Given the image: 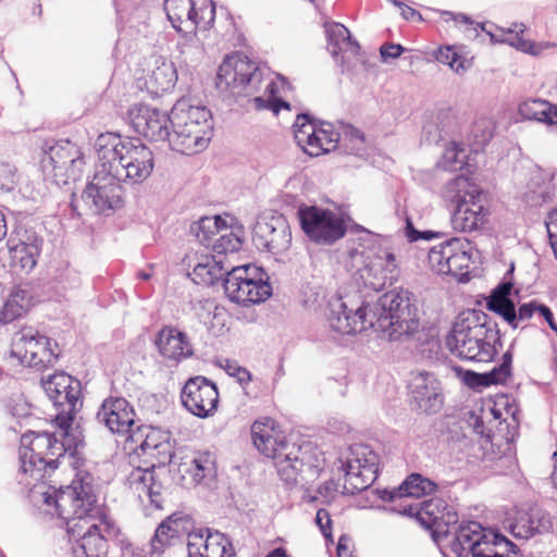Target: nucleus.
Instances as JSON below:
<instances>
[{
  "instance_id": "1",
  "label": "nucleus",
  "mask_w": 557,
  "mask_h": 557,
  "mask_svg": "<svg viewBox=\"0 0 557 557\" xmlns=\"http://www.w3.org/2000/svg\"><path fill=\"white\" fill-rule=\"evenodd\" d=\"M327 321L337 333L350 335L368 329L389 341L414 338L426 334L419 331L420 320L414 295L404 288L381 295L373 304H358L352 299L332 298L329 302Z\"/></svg>"
},
{
  "instance_id": "2",
  "label": "nucleus",
  "mask_w": 557,
  "mask_h": 557,
  "mask_svg": "<svg viewBox=\"0 0 557 557\" xmlns=\"http://www.w3.org/2000/svg\"><path fill=\"white\" fill-rule=\"evenodd\" d=\"M272 420L255 421L251 437L256 448L273 459L277 474L288 485L305 486L315 481L324 468V458L311 441L292 443L274 431Z\"/></svg>"
},
{
  "instance_id": "3",
  "label": "nucleus",
  "mask_w": 557,
  "mask_h": 557,
  "mask_svg": "<svg viewBox=\"0 0 557 557\" xmlns=\"http://www.w3.org/2000/svg\"><path fill=\"white\" fill-rule=\"evenodd\" d=\"M72 383L78 387L77 395L72 394V520H83L85 524L96 522L108 539L119 534V528L98 506L99 484L95 475L97 465L84 455L86 446L82 426L75 413L83 407L82 384L72 376Z\"/></svg>"
},
{
  "instance_id": "4",
  "label": "nucleus",
  "mask_w": 557,
  "mask_h": 557,
  "mask_svg": "<svg viewBox=\"0 0 557 557\" xmlns=\"http://www.w3.org/2000/svg\"><path fill=\"white\" fill-rule=\"evenodd\" d=\"M95 149L99 161L106 162L122 183L140 184L153 171V152L139 138L107 132L97 137Z\"/></svg>"
},
{
  "instance_id": "5",
  "label": "nucleus",
  "mask_w": 557,
  "mask_h": 557,
  "mask_svg": "<svg viewBox=\"0 0 557 557\" xmlns=\"http://www.w3.org/2000/svg\"><path fill=\"white\" fill-rule=\"evenodd\" d=\"M450 352L463 360L490 362L503 347L498 324L481 310L459 318L446 337Z\"/></svg>"
},
{
  "instance_id": "6",
  "label": "nucleus",
  "mask_w": 557,
  "mask_h": 557,
  "mask_svg": "<svg viewBox=\"0 0 557 557\" xmlns=\"http://www.w3.org/2000/svg\"><path fill=\"white\" fill-rule=\"evenodd\" d=\"M63 440L47 431H29L22 435L20 447V472L29 475L35 482L44 480L59 468L70 445L64 440L70 436V410L61 409L54 418Z\"/></svg>"
},
{
  "instance_id": "7",
  "label": "nucleus",
  "mask_w": 557,
  "mask_h": 557,
  "mask_svg": "<svg viewBox=\"0 0 557 557\" xmlns=\"http://www.w3.org/2000/svg\"><path fill=\"white\" fill-rule=\"evenodd\" d=\"M213 134L211 111L195 106L190 99H180L172 108L170 147L183 154L202 151Z\"/></svg>"
},
{
  "instance_id": "8",
  "label": "nucleus",
  "mask_w": 557,
  "mask_h": 557,
  "mask_svg": "<svg viewBox=\"0 0 557 557\" xmlns=\"http://www.w3.org/2000/svg\"><path fill=\"white\" fill-rule=\"evenodd\" d=\"M223 288L232 302L242 306L263 302L272 295L268 274L252 264L232 267L226 271Z\"/></svg>"
},
{
  "instance_id": "9",
  "label": "nucleus",
  "mask_w": 557,
  "mask_h": 557,
  "mask_svg": "<svg viewBox=\"0 0 557 557\" xmlns=\"http://www.w3.org/2000/svg\"><path fill=\"white\" fill-rule=\"evenodd\" d=\"M84 203L96 214L111 215L124 206L122 182L103 161H97L95 173L81 194Z\"/></svg>"
},
{
  "instance_id": "10",
  "label": "nucleus",
  "mask_w": 557,
  "mask_h": 557,
  "mask_svg": "<svg viewBox=\"0 0 557 557\" xmlns=\"http://www.w3.org/2000/svg\"><path fill=\"white\" fill-rule=\"evenodd\" d=\"M263 74L247 57H226L219 66L215 86L221 92L230 91L234 97L250 95L259 89Z\"/></svg>"
},
{
  "instance_id": "11",
  "label": "nucleus",
  "mask_w": 557,
  "mask_h": 557,
  "mask_svg": "<svg viewBox=\"0 0 557 557\" xmlns=\"http://www.w3.org/2000/svg\"><path fill=\"white\" fill-rule=\"evenodd\" d=\"M164 10L173 28L182 36V41L177 44L182 53L198 42L197 28L200 23L208 17L207 24L211 25L215 16L213 2L196 9L194 0H165Z\"/></svg>"
},
{
  "instance_id": "12",
  "label": "nucleus",
  "mask_w": 557,
  "mask_h": 557,
  "mask_svg": "<svg viewBox=\"0 0 557 557\" xmlns=\"http://www.w3.org/2000/svg\"><path fill=\"white\" fill-rule=\"evenodd\" d=\"M379 456L368 445H354L343 461V493L355 495L367 490L377 478Z\"/></svg>"
},
{
  "instance_id": "13",
  "label": "nucleus",
  "mask_w": 557,
  "mask_h": 557,
  "mask_svg": "<svg viewBox=\"0 0 557 557\" xmlns=\"http://www.w3.org/2000/svg\"><path fill=\"white\" fill-rule=\"evenodd\" d=\"M500 535L499 532L483 528L478 521L463 520L445 540L449 553L455 557H483Z\"/></svg>"
},
{
  "instance_id": "14",
  "label": "nucleus",
  "mask_w": 557,
  "mask_h": 557,
  "mask_svg": "<svg viewBox=\"0 0 557 557\" xmlns=\"http://www.w3.org/2000/svg\"><path fill=\"white\" fill-rule=\"evenodd\" d=\"M298 218L304 233L318 245H333L346 234L344 220L329 209L300 207Z\"/></svg>"
},
{
  "instance_id": "15",
  "label": "nucleus",
  "mask_w": 557,
  "mask_h": 557,
  "mask_svg": "<svg viewBox=\"0 0 557 557\" xmlns=\"http://www.w3.org/2000/svg\"><path fill=\"white\" fill-rule=\"evenodd\" d=\"M38 333L34 334L32 330H24L21 336L15 341L16 350L12 354L17 356L23 364L37 370H44L52 366L59 358L58 344Z\"/></svg>"
},
{
  "instance_id": "16",
  "label": "nucleus",
  "mask_w": 557,
  "mask_h": 557,
  "mask_svg": "<svg viewBox=\"0 0 557 557\" xmlns=\"http://www.w3.org/2000/svg\"><path fill=\"white\" fill-rule=\"evenodd\" d=\"M129 125L138 135L150 141L170 143L172 111L168 114L159 109L137 103L131 107L126 116Z\"/></svg>"
},
{
  "instance_id": "17",
  "label": "nucleus",
  "mask_w": 557,
  "mask_h": 557,
  "mask_svg": "<svg viewBox=\"0 0 557 557\" xmlns=\"http://www.w3.org/2000/svg\"><path fill=\"white\" fill-rule=\"evenodd\" d=\"M469 243H465L457 237H453L434 246L429 251V262L433 271L437 274L445 275H468L463 272L469 268L471 256L466 247Z\"/></svg>"
},
{
  "instance_id": "18",
  "label": "nucleus",
  "mask_w": 557,
  "mask_h": 557,
  "mask_svg": "<svg viewBox=\"0 0 557 557\" xmlns=\"http://www.w3.org/2000/svg\"><path fill=\"white\" fill-rule=\"evenodd\" d=\"M181 399L184 407L198 418L212 416L219 404V391L214 382L205 376H194L187 380Z\"/></svg>"
},
{
  "instance_id": "19",
  "label": "nucleus",
  "mask_w": 557,
  "mask_h": 557,
  "mask_svg": "<svg viewBox=\"0 0 557 557\" xmlns=\"http://www.w3.org/2000/svg\"><path fill=\"white\" fill-rule=\"evenodd\" d=\"M253 245L274 256L285 252L292 244V232L283 215L257 221L252 230Z\"/></svg>"
},
{
  "instance_id": "20",
  "label": "nucleus",
  "mask_w": 557,
  "mask_h": 557,
  "mask_svg": "<svg viewBox=\"0 0 557 557\" xmlns=\"http://www.w3.org/2000/svg\"><path fill=\"white\" fill-rule=\"evenodd\" d=\"M408 388L410 403L414 410L434 414L442 409L444 395L441 382L433 373L425 371L412 373Z\"/></svg>"
},
{
  "instance_id": "21",
  "label": "nucleus",
  "mask_w": 557,
  "mask_h": 557,
  "mask_svg": "<svg viewBox=\"0 0 557 557\" xmlns=\"http://www.w3.org/2000/svg\"><path fill=\"white\" fill-rule=\"evenodd\" d=\"M72 537L76 540L72 546L73 557H106L108 543L106 534L101 532L100 524L90 522L86 527L75 523L72 525Z\"/></svg>"
},
{
  "instance_id": "22",
  "label": "nucleus",
  "mask_w": 557,
  "mask_h": 557,
  "mask_svg": "<svg viewBox=\"0 0 557 557\" xmlns=\"http://www.w3.org/2000/svg\"><path fill=\"white\" fill-rule=\"evenodd\" d=\"M135 412L129 403L122 397L106 399L97 412V419L117 434H127L134 424Z\"/></svg>"
},
{
  "instance_id": "23",
  "label": "nucleus",
  "mask_w": 557,
  "mask_h": 557,
  "mask_svg": "<svg viewBox=\"0 0 557 557\" xmlns=\"http://www.w3.org/2000/svg\"><path fill=\"white\" fill-rule=\"evenodd\" d=\"M398 274V264L393 252H385L384 257L377 256L360 270V277L364 285L376 292L382 290L386 285H393Z\"/></svg>"
},
{
  "instance_id": "24",
  "label": "nucleus",
  "mask_w": 557,
  "mask_h": 557,
  "mask_svg": "<svg viewBox=\"0 0 557 557\" xmlns=\"http://www.w3.org/2000/svg\"><path fill=\"white\" fill-rule=\"evenodd\" d=\"M436 488L437 484L434 481L420 473H412L397 488L379 491V497L391 505H399L405 504V499H408V503H413L411 498L432 494Z\"/></svg>"
},
{
  "instance_id": "25",
  "label": "nucleus",
  "mask_w": 557,
  "mask_h": 557,
  "mask_svg": "<svg viewBox=\"0 0 557 557\" xmlns=\"http://www.w3.org/2000/svg\"><path fill=\"white\" fill-rule=\"evenodd\" d=\"M405 504L389 505L384 507L389 512H397L403 516L416 518L417 521L425 529L432 531L438 517L446 509V502L442 498H431L419 503H408L405 499Z\"/></svg>"
},
{
  "instance_id": "26",
  "label": "nucleus",
  "mask_w": 557,
  "mask_h": 557,
  "mask_svg": "<svg viewBox=\"0 0 557 557\" xmlns=\"http://www.w3.org/2000/svg\"><path fill=\"white\" fill-rule=\"evenodd\" d=\"M508 530L515 539L529 540L535 534L550 532L553 521L546 510L531 508L529 511L519 513L512 522H509Z\"/></svg>"
},
{
  "instance_id": "27",
  "label": "nucleus",
  "mask_w": 557,
  "mask_h": 557,
  "mask_svg": "<svg viewBox=\"0 0 557 557\" xmlns=\"http://www.w3.org/2000/svg\"><path fill=\"white\" fill-rule=\"evenodd\" d=\"M190 519L181 512H175L165 518L156 529L150 541V555L160 557L165 548L173 545L175 540L188 532Z\"/></svg>"
},
{
  "instance_id": "28",
  "label": "nucleus",
  "mask_w": 557,
  "mask_h": 557,
  "mask_svg": "<svg viewBox=\"0 0 557 557\" xmlns=\"http://www.w3.org/2000/svg\"><path fill=\"white\" fill-rule=\"evenodd\" d=\"M154 344L163 358L176 363L194 355L186 333L173 326L162 327L157 334Z\"/></svg>"
},
{
  "instance_id": "29",
  "label": "nucleus",
  "mask_w": 557,
  "mask_h": 557,
  "mask_svg": "<svg viewBox=\"0 0 557 557\" xmlns=\"http://www.w3.org/2000/svg\"><path fill=\"white\" fill-rule=\"evenodd\" d=\"M70 139H47L42 143L41 149L45 154L42 162L46 163L48 160L53 182L60 186L64 187L70 182L69 174V162H70ZM47 166V164H45Z\"/></svg>"
},
{
  "instance_id": "30",
  "label": "nucleus",
  "mask_w": 557,
  "mask_h": 557,
  "mask_svg": "<svg viewBox=\"0 0 557 557\" xmlns=\"http://www.w3.org/2000/svg\"><path fill=\"white\" fill-rule=\"evenodd\" d=\"M42 239L35 233L27 235L26 239L9 238L7 247L12 265L29 273L37 264L41 253Z\"/></svg>"
},
{
  "instance_id": "31",
  "label": "nucleus",
  "mask_w": 557,
  "mask_h": 557,
  "mask_svg": "<svg viewBox=\"0 0 557 557\" xmlns=\"http://www.w3.org/2000/svg\"><path fill=\"white\" fill-rule=\"evenodd\" d=\"M487 214L481 198L470 199L453 208L450 221L456 231L472 232L485 224Z\"/></svg>"
},
{
  "instance_id": "32",
  "label": "nucleus",
  "mask_w": 557,
  "mask_h": 557,
  "mask_svg": "<svg viewBox=\"0 0 557 557\" xmlns=\"http://www.w3.org/2000/svg\"><path fill=\"white\" fill-rule=\"evenodd\" d=\"M176 81L177 73L173 62L160 58L156 61L154 69L147 76L145 86L152 97H159L171 90Z\"/></svg>"
},
{
  "instance_id": "33",
  "label": "nucleus",
  "mask_w": 557,
  "mask_h": 557,
  "mask_svg": "<svg viewBox=\"0 0 557 557\" xmlns=\"http://www.w3.org/2000/svg\"><path fill=\"white\" fill-rule=\"evenodd\" d=\"M478 26L487 35H490L492 41L508 44L509 46L516 48L517 50L531 55L541 54L545 48L543 44H536L532 40H528L522 37V34L525 29V25L522 23H516L513 24V28H508L507 30L502 29L500 36H496L490 29H486L485 24H478Z\"/></svg>"
},
{
  "instance_id": "34",
  "label": "nucleus",
  "mask_w": 557,
  "mask_h": 557,
  "mask_svg": "<svg viewBox=\"0 0 557 557\" xmlns=\"http://www.w3.org/2000/svg\"><path fill=\"white\" fill-rule=\"evenodd\" d=\"M70 287V261L52 260L48 268V280L45 283V293L49 299L61 301L66 298Z\"/></svg>"
},
{
  "instance_id": "35",
  "label": "nucleus",
  "mask_w": 557,
  "mask_h": 557,
  "mask_svg": "<svg viewBox=\"0 0 557 557\" xmlns=\"http://www.w3.org/2000/svg\"><path fill=\"white\" fill-rule=\"evenodd\" d=\"M325 36L331 54L337 58L342 52L358 54L360 46L351 37L349 29L338 22L329 21L324 23Z\"/></svg>"
},
{
  "instance_id": "36",
  "label": "nucleus",
  "mask_w": 557,
  "mask_h": 557,
  "mask_svg": "<svg viewBox=\"0 0 557 557\" xmlns=\"http://www.w3.org/2000/svg\"><path fill=\"white\" fill-rule=\"evenodd\" d=\"M34 305V296L27 285L14 286L0 312V322L10 323L22 317Z\"/></svg>"
},
{
  "instance_id": "37",
  "label": "nucleus",
  "mask_w": 557,
  "mask_h": 557,
  "mask_svg": "<svg viewBox=\"0 0 557 557\" xmlns=\"http://www.w3.org/2000/svg\"><path fill=\"white\" fill-rule=\"evenodd\" d=\"M513 283L511 280H504L492 289L490 296L486 298V309L498 314L503 320H513V300L511 293Z\"/></svg>"
},
{
  "instance_id": "38",
  "label": "nucleus",
  "mask_w": 557,
  "mask_h": 557,
  "mask_svg": "<svg viewBox=\"0 0 557 557\" xmlns=\"http://www.w3.org/2000/svg\"><path fill=\"white\" fill-rule=\"evenodd\" d=\"M481 194L480 188L463 175H456L443 188V197L453 208L460 202L481 198Z\"/></svg>"
},
{
  "instance_id": "39",
  "label": "nucleus",
  "mask_w": 557,
  "mask_h": 557,
  "mask_svg": "<svg viewBox=\"0 0 557 557\" xmlns=\"http://www.w3.org/2000/svg\"><path fill=\"white\" fill-rule=\"evenodd\" d=\"M554 198V186L543 173L535 172L528 183V190L523 195L524 202L530 207H541Z\"/></svg>"
},
{
  "instance_id": "40",
  "label": "nucleus",
  "mask_w": 557,
  "mask_h": 557,
  "mask_svg": "<svg viewBox=\"0 0 557 557\" xmlns=\"http://www.w3.org/2000/svg\"><path fill=\"white\" fill-rule=\"evenodd\" d=\"M42 387L52 400L53 405L59 408L70 404V374L65 371H58L46 379H41Z\"/></svg>"
},
{
  "instance_id": "41",
  "label": "nucleus",
  "mask_w": 557,
  "mask_h": 557,
  "mask_svg": "<svg viewBox=\"0 0 557 557\" xmlns=\"http://www.w3.org/2000/svg\"><path fill=\"white\" fill-rule=\"evenodd\" d=\"M226 271L230 269L224 265V260L212 255L211 259L208 258L206 262H199L194 267L193 275L196 283L211 286L219 282L223 283Z\"/></svg>"
},
{
  "instance_id": "42",
  "label": "nucleus",
  "mask_w": 557,
  "mask_h": 557,
  "mask_svg": "<svg viewBox=\"0 0 557 557\" xmlns=\"http://www.w3.org/2000/svg\"><path fill=\"white\" fill-rule=\"evenodd\" d=\"M225 220L220 215L202 216L198 221L191 223L189 232L197 240L207 248H211L216 239L215 236L223 232Z\"/></svg>"
},
{
  "instance_id": "43",
  "label": "nucleus",
  "mask_w": 557,
  "mask_h": 557,
  "mask_svg": "<svg viewBox=\"0 0 557 557\" xmlns=\"http://www.w3.org/2000/svg\"><path fill=\"white\" fill-rule=\"evenodd\" d=\"M319 121L309 113H299L293 125L294 138L297 145L310 156V149L317 148L313 141L317 136Z\"/></svg>"
},
{
  "instance_id": "44",
  "label": "nucleus",
  "mask_w": 557,
  "mask_h": 557,
  "mask_svg": "<svg viewBox=\"0 0 557 557\" xmlns=\"http://www.w3.org/2000/svg\"><path fill=\"white\" fill-rule=\"evenodd\" d=\"M154 465L151 468L134 470L131 474V484L139 493L150 498L151 503L158 502L156 497L161 494V485L157 484L154 478Z\"/></svg>"
},
{
  "instance_id": "45",
  "label": "nucleus",
  "mask_w": 557,
  "mask_h": 557,
  "mask_svg": "<svg viewBox=\"0 0 557 557\" xmlns=\"http://www.w3.org/2000/svg\"><path fill=\"white\" fill-rule=\"evenodd\" d=\"M339 141L341 134L334 131L333 125L319 121L317 136L313 141V145L317 146V148L312 147L310 149V157H318L336 150Z\"/></svg>"
},
{
  "instance_id": "46",
  "label": "nucleus",
  "mask_w": 557,
  "mask_h": 557,
  "mask_svg": "<svg viewBox=\"0 0 557 557\" xmlns=\"http://www.w3.org/2000/svg\"><path fill=\"white\" fill-rule=\"evenodd\" d=\"M65 488L67 490L70 486H61L52 494L45 492L42 493V497L44 503L49 507V513L60 520L59 527L64 528L67 541L70 542V518L64 516V507L62 506Z\"/></svg>"
},
{
  "instance_id": "47",
  "label": "nucleus",
  "mask_w": 557,
  "mask_h": 557,
  "mask_svg": "<svg viewBox=\"0 0 557 557\" xmlns=\"http://www.w3.org/2000/svg\"><path fill=\"white\" fill-rule=\"evenodd\" d=\"M205 552L210 553V557H235L231 541L225 534L210 529H206Z\"/></svg>"
},
{
  "instance_id": "48",
  "label": "nucleus",
  "mask_w": 557,
  "mask_h": 557,
  "mask_svg": "<svg viewBox=\"0 0 557 557\" xmlns=\"http://www.w3.org/2000/svg\"><path fill=\"white\" fill-rule=\"evenodd\" d=\"M243 240L240 236L234 231L230 230L227 227V224H225V227L223 228V232L220 233V236L214 240L212 244V247L210 248L213 256H218V258H221L224 260V258L228 253H234L239 251L242 248Z\"/></svg>"
},
{
  "instance_id": "49",
  "label": "nucleus",
  "mask_w": 557,
  "mask_h": 557,
  "mask_svg": "<svg viewBox=\"0 0 557 557\" xmlns=\"http://www.w3.org/2000/svg\"><path fill=\"white\" fill-rule=\"evenodd\" d=\"M459 524L458 515L454 506L446 503V509L438 517V521L435 522L432 529V535L434 540L437 539H449L450 533Z\"/></svg>"
},
{
  "instance_id": "50",
  "label": "nucleus",
  "mask_w": 557,
  "mask_h": 557,
  "mask_svg": "<svg viewBox=\"0 0 557 557\" xmlns=\"http://www.w3.org/2000/svg\"><path fill=\"white\" fill-rule=\"evenodd\" d=\"M512 351L509 348L502 356V362L491 371L484 372L485 386L505 383L511 376Z\"/></svg>"
},
{
  "instance_id": "51",
  "label": "nucleus",
  "mask_w": 557,
  "mask_h": 557,
  "mask_svg": "<svg viewBox=\"0 0 557 557\" xmlns=\"http://www.w3.org/2000/svg\"><path fill=\"white\" fill-rule=\"evenodd\" d=\"M549 110V102L541 99L527 100L519 104L518 112L523 120L543 122L547 116Z\"/></svg>"
},
{
  "instance_id": "52",
  "label": "nucleus",
  "mask_w": 557,
  "mask_h": 557,
  "mask_svg": "<svg viewBox=\"0 0 557 557\" xmlns=\"http://www.w3.org/2000/svg\"><path fill=\"white\" fill-rule=\"evenodd\" d=\"M483 557H523L519 547L505 535L492 544Z\"/></svg>"
},
{
  "instance_id": "53",
  "label": "nucleus",
  "mask_w": 557,
  "mask_h": 557,
  "mask_svg": "<svg viewBox=\"0 0 557 557\" xmlns=\"http://www.w3.org/2000/svg\"><path fill=\"white\" fill-rule=\"evenodd\" d=\"M436 60L448 65L458 74L463 73L467 70L466 60L453 50L451 47L440 48L436 53Z\"/></svg>"
},
{
  "instance_id": "54",
  "label": "nucleus",
  "mask_w": 557,
  "mask_h": 557,
  "mask_svg": "<svg viewBox=\"0 0 557 557\" xmlns=\"http://www.w3.org/2000/svg\"><path fill=\"white\" fill-rule=\"evenodd\" d=\"M159 433L151 429L145 435V440L138 445L136 451L137 454L154 456V451H160V449H166L169 447V443L165 441H159Z\"/></svg>"
},
{
  "instance_id": "55",
  "label": "nucleus",
  "mask_w": 557,
  "mask_h": 557,
  "mask_svg": "<svg viewBox=\"0 0 557 557\" xmlns=\"http://www.w3.org/2000/svg\"><path fill=\"white\" fill-rule=\"evenodd\" d=\"M187 553L188 557H210V553L205 552V530L188 531Z\"/></svg>"
},
{
  "instance_id": "56",
  "label": "nucleus",
  "mask_w": 557,
  "mask_h": 557,
  "mask_svg": "<svg viewBox=\"0 0 557 557\" xmlns=\"http://www.w3.org/2000/svg\"><path fill=\"white\" fill-rule=\"evenodd\" d=\"M218 364L225 370V372L237 380L240 385H246L251 381V373L244 367L239 366L236 360L222 359Z\"/></svg>"
},
{
  "instance_id": "57",
  "label": "nucleus",
  "mask_w": 557,
  "mask_h": 557,
  "mask_svg": "<svg viewBox=\"0 0 557 557\" xmlns=\"http://www.w3.org/2000/svg\"><path fill=\"white\" fill-rule=\"evenodd\" d=\"M539 309V301L533 299L529 302L521 304L518 309L516 305H513V320H504L507 322L512 329H517L519 326L520 321L530 320Z\"/></svg>"
},
{
  "instance_id": "58",
  "label": "nucleus",
  "mask_w": 557,
  "mask_h": 557,
  "mask_svg": "<svg viewBox=\"0 0 557 557\" xmlns=\"http://www.w3.org/2000/svg\"><path fill=\"white\" fill-rule=\"evenodd\" d=\"M341 141H354L355 146L345 148L344 153L358 154L360 151L363 150L364 135L360 129L354 126H347L343 135H341Z\"/></svg>"
},
{
  "instance_id": "59",
  "label": "nucleus",
  "mask_w": 557,
  "mask_h": 557,
  "mask_svg": "<svg viewBox=\"0 0 557 557\" xmlns=\"http://www.w3.org/2000/svg\"><path fill=\"white\" fill-rule=\"evenodd\" d=\"M17 170L13 164L7 162H0V190L1 191H12L16 184Z\"/></svg>"
},
{
  "instance_id": "60",
  "label": "nucleus",
  "mask_w": 557,
  "mask_h": 557,
  "mask_svg": "<svg viewBox=\"0 0 557 557\" xmlns=\"http://www.w3.org/2000/svg\"><path fill=\"white\" fill-rule=\"evenodd\" d=\"M7 411L17 419L28 418L32 414L29 404L22 397L9 399L7 403Z\"/></svg>"
},
{
  "instance_id": "61",
  "label": "nucleus",
  "mask_w": 557,
  "mask_h": 557,
  "mask_svg": "<svg viewBox=\"0 0 557 557\" xmlns=\"http://www.w3.org/2000/svg\"><path fill=\"white\" fill-rule=\"evenodd\" d=\"M193 466L195 468V478L201 480L209 475L213 468V461L209 453L199 455L193 459Z\"/></svg>"
},
{
  "instance_id": "62",
  "label": "nucleus",
  "mask_w": 557,
  "mask_h": 557,
  "mask_svg": "<svg viewBox=\"0 0 557 557\" xmlns=\"http://www.w3.org/2000/svg\"><path fill=\"white\" fill-rule=\"evenodd\" d=\"M406 236L410 243L418 242L419 239L431 240L440 237L441 233L434 231H418L414 228L413 223L409 216L406 218Z\"/></svg>"
},
{
  "instance_id": "63",
  "label": "nucleus",
  "mask_w": 557,
  "mask_h": 557,
  "mask_svg": "<svg viewBox=\"0 0 557 557\" xmlns=\"http://www.w3.org/2000/svg\"><path fill=\"white\" fill-rule=\"evenodd\" d=\"M459 373L461 381L470 388L478 389L485 386L484 373H478L472 370H462L461 368H455Z\"/></svg>"
},
{
  "instance_id": "64",
  "label": "nucleus",
  "mask_w": 557,
  "mask_h": 557,
  "mask_svg": "<svg viewBox=\"0 0 557 557\" xmlns=\"http://www.w3.org/2000/svg\"><path fill=\"white\" fill-rule=\"evenodd\" d=\"M549 244L557 259V210H552L545 220Z\"/></svg>"
}]
</instances>
